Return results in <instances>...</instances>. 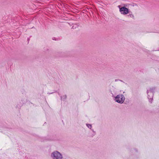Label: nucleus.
I'll use <instances>...</instances> for the list:
<instances>
[{
	"instance_id": "2",
	"label": "nucleus",
	"mask_w": 159,
	"mask_h": 159,
	"mask_svg": "<svg viewBox=\"0 0 159 159\" xmlns=\"http://www.w3.org/2000/svg\"><path fill=\"white\" fill-rule=\"evenodd\" d=\"M52 154L54 159H61L62 158V155L58 152H54Z\"/></svg>"
},
{
	"instance_id": "3",
	"label": "nucleus",
	"mask_w": 159,
	"mask_h": 159,
	"mask_svg": "<svg viewBox=\"0 0 159 159\" xmlns=\"http://www.w3.org/2000/svg\"><path fill=\"white\" fill-rule=\"evenodd\" d=\"M120 11L121 14L125 15L128 14L129 12L128 9L125 7H122L120 9Z\"/></svg>"
},
{
	"instance_id": "5",
	"label": "nucleus",
	"mask_w": 159,
	"mask_h": 159,
	"mask_svg": "<svg viewBox=\"0 0 159 159\" xmlns=\"http://www.w3.org/2000/svg\"><path fill=\"white\" fill-rule=\"evenodd\" d=\"M87 125L89 128H91V125H90V124H87Z\"/></svg>"
},
{
	"instance_id": "1",
	"label": "nucleus",
	"mask_w": 159,
	"mask_h": 159,
	"mask_svg": "<svg viewBox=\"0 0 159 159\" xmlns=\"http://www.w3.org/2000/svg\"><path fill=\"white\" fill-rule=\"evenodd\" d=\"M124 99L125 98L122 95H118L115 98L116 101L120 103H122Z\"/></svg>"
},
{
	"instance_id": "4",
	"label": "nucleus",
	"mask_w": 159,
	"mask_h": 159,
	"mask_svg": "<svg viewBox=\"0 0 159 159\" xmlns=\"http://www.w3.org/2000/svg\"><path fill=\"white\" fill-rule=\"evenodd\" d=\"M129 16L131 18H134V16L133 14H130Z\"/></svg>"
}]
</instances>
